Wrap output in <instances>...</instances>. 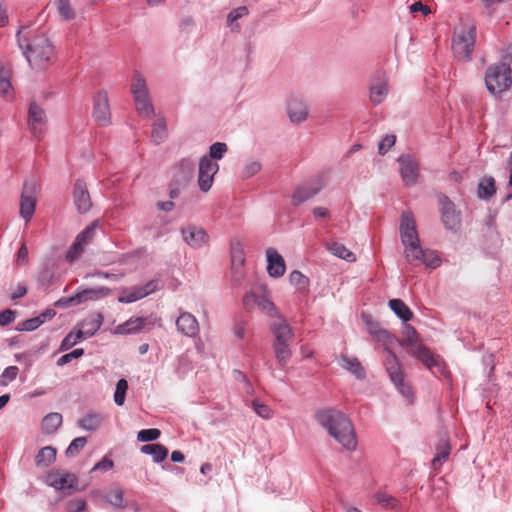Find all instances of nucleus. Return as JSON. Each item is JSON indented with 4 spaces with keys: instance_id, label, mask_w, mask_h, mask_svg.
I'll return each instance as SVG.
<instances>
[{
    "instance_id": "f257e3e1",
    "label": "nucleus",
    "mask_w": 512,
    "mask_h": 512,
    "mask_svg": "<svg viewBox=\"0 0 512 512\" xmlns=\"http://www.w3.org/2000/svg\"><path fill=\"white\" fill-rule=\"evenodd\" d=\"M314 418L345 449L349 451L356 449V433L351 420L345 413L335 408H323L315 413Z\"/></svg>"
},
{
    "instance_id": "f03ea898",
    "label": "nucleus",
    "mask_w": 512,
    "mask_h": 512,
    "mask_svg": "<svg viewBox=\"0 0 512 512\" xmlns=\"http://www.w3.org/2000/svg\"><path fill=\"white\" fill-rule=\"evenodd\" d=\"M20 34L21 29L16 35L17 42L31 68L36 70L46 69L55 54L54 46L50 40L45 35H38L31 43L24 45L26 40H22Z\"/></svg>"
},
{
    "instance_id": "7ed1b4c3",
    "label": "nucleus",
    "mask_w": 512,
    "mask_h": 512,
    "mask_svg": "<svg viewBox=\"0 0 512 512\" xmlns=\"http://www.w3.org/2000/svg\"><path fill=\"white\" fill-rule=\"evenodd\" d=\"M131 93L138 114L143 118H151L154 115V107L144 76L135 72L131 84Z\"/></svg>"
},
{
    "instance_id": "20e7f679",
    "label": "nucleus",
    "mask_w": 512,
    "mask_h": 512,
    "mask_svg": "<svg viewBox=\"0 0 512 512\" xmlns=\"http://www.w3.org/2000/svg\"><path fill=\"white\" fill-rule=\"evenodd\" d=\"M511 68L509 64L498 63L487 68L485 84L491 94H500L511 86Z\"/></svg>"
},
{
    "instance_id": "39448f33",
    "label": "nucleus",
    "mask_w": 512,
    "mask_h": 512,
    "mask_svg": "<svg viewBox=\"0 0 512 512\" xmlns=\"http://www.w3.org/2000/svg\"><path fill=\"white\" fill-rule=\"evenodd\" d=\"M476 38L475 25L464 26L453 38L452 50L454 56L460 61H470L474 50Z\"/></svg>"
},
{
    "instance_id": "423d86ee",
    "label": "nucleus",
    "mask_w": 512,
    "mask_h": 512,
    "mask_svg": "<svg viewBox=\"0 0 512 512\" xmlns=\"http://www.w3.org/2000/svg\"><path fill=\"white\" fill-rule=\"evenodd\" d=\"M390 344H384V351L387 353L385 359L386 371L397 390L406 398L413 396L411 387L404 381V374L396 354L389 348Z\"/></svg>"
},
{
    "instance_id": "0eeeda50",
    "label": "nucleus",
    "mask_w": 512,
    "mask_h": 512,
    "mask_svg": "<svg viewBox=\"0 0 512 512\" xmlns=\"http://www.w3.org/2000/svg\"><path fill=\"white\" fill-rule=\"evenodd\" d=\"M39 185L36 180H26L23 184L21 198H20V216L29 222L36 209L37 192Z\"/></svg>"
},
{
    "instance_id": "6e6552de",
    "label": "nucleus",
    "mask_w": 512,
    "mask_h": 512,
    "mask_svg": "<svg viewBox=\"0 0 512 512\" xmlns=\"http://www.w3.org/2000/svg\"><path fill=\"white\" fill-rule=\"evenodd\" d=\"M438 201L444 227L449 231L457 232L461 228V212L457 210L456 205L445 194H439Z\"/></svg>"
},
{
    "instance_id": "1a4fd4ad",
    "label": "nucleus",
    "mask_w": 512,
    "mask_h": 512,
    "mask_svg": "<svg viewBox=\"0 0 512 512\" xmlns=\"http://www.w3.org/2000/svg\"><path fill=\"white\" fill-rule=\"evenodd\" d=\"M399 230L401 242L405 247L404 253L407 255L412 250V247H417L420 244L416 222L410 213H403L401 215Z\"/></svg>"
},
{
    "instance_id": "9d476101",
    "label": "nucleus",
    "mask_w": 512,
    "mask_h": 512,
    "mask_svg": "<svg viewBox=\"0 0 512 512\" xmlns=\"http://www.w3.org/2000/svg\"><path fill=\"white\" fill-rule=\"evenodd\" d=\"M160 288V282L157 279L150 280L144 285L133 287L131 289L122 288L121 294L118 297V302L123 304L133 303L158 291Z\"/></svg>"
},
{
    "instance_id": "9b49d317",
    "label": "nucleus",
    "mask_w": 512,
    "mask_h": 512,
    "mask_svg": "<svg viewBox=\"0 0 512 512\" xmlns=\"http://www.w3.org/2000/svg\"><path fill=\"white\" fill-rule=\"evenodd\" d=\"M219 170V165L209 159L207 155L200 158L198 164V185L202 192H208L213 184L214 175Z\"/></svg>"
},
{
    "instance_id": "f8f14e48",
    "label": "nucleus",
    "mask_w": 512,
    "mask_h": 512,
    "mask_svg": "<svg viewBox=\"0 0 512 512\" xmlns=\"http://www.w3.org/2000/svg\"><path fill=\"white\" fill-rule=\"evenodd\" d=\"M92 116L100 126H107L111 123L110 105L106 90H100L95 94Z\"/></svg>"
},
{
    "instance_id": "ddd939ff",
    "label": "nucleus",
    "mask_w": 512,
    "mask_h": 512,
    "mask_svg": "<svg viewBox=\"0 0 512 512\" xmlns=\"http://www.w3.org/2000/svg\"><path fill=\"white\" fill-rule=\"evenodd\" d=\"M405 258L411 264L417 265L422 263L431 269H435L441 264V259L435 251L423 249L420 244L417 247H412V250L409 254L405 255Z\"/></svg>"
},
{
    "instance_id": "4468645a",
    "label": "nucleus",
    "mask_w": 512,
    "mask_h": 512,
    "mask_svg": "<svg viewBox=\"0 0 512 512\" xmlns=\"http://www.w3.org/2000/svg\"><path fill=\"white\" fill-rule=\"evenodd\" d=\"M177 331L189 338L199 336L200 327L197 318L190 312L179 310V316L175 321Z\"/></svg>"
},
{
    "instance_id": "2eb2a0df",
    "label": "nucleus",
    "mask_w": 512,
    "mask_h": 512,
    "mask_svg": "<svg viewBox=\"0 0 512 512\" xmlns=\"http://www.w3.org/2000/svg\"><path fill=\"white\" fill-rule=\"evenodd\" d=\"M401 178L406 186H412L417 182L419 167L411 155L403 154L398 158Z\"/></svg>"
},
{
    "instance_id": "dca6fc26",
    "label": "nucleus",
    "mask_w": 512,
    "mask_h": 512,
    "mask_svg": "<svg viewBox=\"0 0 512 512\" xmlns=\"http://www.w3.org/2000/svg\"><path fill=\"white\" fill-rule=\"evenodd\" d=\"M46 483L56 490H74L78 479L75 474L68 472L52 471L46 476Z\"/></svg>"
},
{
    "instance_id": "f3484780",
    "label": "nucleus",
    "mask_w": 512,
    "mask_h": 512,
    "mask_svg": "<svg viewBox=\"0 0 512 512\" xmlns=\"http://www.w3.org/2000/svg\"><path fill=\"white\" fill-rule=\"evenodd\" d=\"M73 202L80 214H85L91 210L92 201L87 185L84 180L77 179L73 188Z\"/></svg>"
},
{
    "instance_id": "a211bd4d",
    "label": "nucleus",
    "mask_w": 512,
    "mask_h": 512,
    "mask_svg": "<svg viewBox=\"0 0 512 512\" xmlns=\"http://www.w3.org/2000/svg\"><path fill=\"white\" fill-rule=\"evenodd\" d=\"M45 123V111L37 103L32 102L28 110V127L34 137L40 138L43 135Z\"/></svg>"
},
{
    "instance_id": "6ab92c4d",
    "label": "nucleus",
    "mask_w": 512,
    "mask_h": 512,
    "mask_svg": "<svg viewBox=\"0 0 512 512\" xmlns=\"http://www.w3.org/2000/svg\"><path fill=\"white\" fill-rule=\"evenodd\" d=\"M184 242L193 249L201 248L208 242L209 235L207 232L195 225H188L180 229Z\"/></svg>"
},
{
    "instance_id": "aec40b11",
    "label": "nucleus",
    "mask_w": 512,
    "mask_h": 512,
    "mask_svg": "<svg viewBox=\"0 0 512 512\" xmlns=\"http://www.w3.org/2000/svg\"><path fill=\"white\" fill-rule=\"evenodd\" d=\"M412 355L419 359L431 372L435 373L436 369L438 372L443 373L445 367L442 361L434 357L430 349L426 346L421 344L416 345L412 351Z\"/></svg>"
},
{
    "instance_id": "412c9836",
    "label": "nucleus",
    "mask_w": 512,
    "mask_h": 512,
    "mask_svg": "<svg viewBox=\"0 0 512 512\" xmlns=\"http://www.w3.org/2000/svg\"><path fill=\"white\" fill-rule=\"evenodd\" d=\"M173 182L176 185H186L194 175L195 163L190 158H183L175 165Z\"/></svg>"
},
{
    "instance_id": "4be33fe9",
    "label": "nucleus",
    "mask_w": 512,
    "mask_h": 512,
    "mask_svg": "<svg viewBox=\"0 0 512 512\" xmlns=\"http://www.w3.org/2000/svg\"><path fill=\"white\" fill-rule=\"evenodd\" d=\"M270 330L274 337L272 344H290L294 339L293 328L285 320L272 323Z\"/></svg>"
},
{
    "instance_id": "5701e85b",
    "label": "nucleus",
    "mask_w": 512,
    "mask_h": 512,
    "mask_svg": "<svg viewBox=\"0 0 512 512\" xmlns=\"http://www.w3.org/2000/svg\"><path fill=\"white\" fill-rule=\"evenodd\" d=\"M266 257L269 276L278 278L284 275L286 270L285 261L278 251L270 247L266 250Z\"/></svg>"
},
{
    "instance_id": "b1692460",
    "label": "nucleus",
    "mask_w": 512,
    "mask_h": 512,
    "mask_svg": "<svg viewBox=\"0 0 512 512\" xmlns=\"http://www.w3.org/2000/svg\"><path fill=\"white\" fill-rule=\"evenodd\" d=\"M287 113L292 123L299 124L307 119L308 110L302 100L293 98L288 103Z\"/></svg>"
},
{
    "instance_id": "393cba45",
    "label": "nucleus",
    "mask_w": 512,
    "mask_h": 512,
    "mask_svg": "<svg viewBox=\"0 0 512 512\" xmlns=\"http://www.w3.org/2000/svg\"><path fill=\"white\" fill-rule=\"evenodd\" d=\"M112 290L108 287L101 286L95 288H85L76 292L79 304L86 301H96L105 298L111 294Z\"/></svg>"
},
{
    "instance_id": "a878e982",
    "label": "nucleus",
    "mask_w": 512,
    "mask_h": 512,
    "mask_svg": "<svg viewBox=\"0 0 512 512\" xmlns=\"http://www.w3.org/2000/svg\"><path fill=\"white\" fill-rule=\"evenodd\" d=\"M450 452L451 446L448 436L446 434L440 435L439 443L436 446V455L431 462L432 467L438 469L449 458Z\"/></svg>"
},
{
    "instance_id": "bb28decb",
    "label": "nucleus",
    "mask_w": 512,
    "mask_h": 512,
    "mask_svg": "<svg viewBox=\"0 0 512 512\" xmlns=\"http://www.w3.org/2000/svg\"><path fill=\"white\" fill-rule=\"evenodd\" d=\"M321 187H313L310 185L298 186L291 197V202L294 206H299L317 195Z\"/></svg>"
},
{
    "instance_id": "cd10ccee",
    "label": "nucleus",
    "mask_w": 512,
    "mask_h": 512,
    "mask_svg": "<svg viewBox=\"0 0 512 512\" xmlns=\"http://www.w3.org/2000/svg\"><path fill=\"white\" fill-rule=\"evenodd\" d=\"M146 322L147 319L144 317H131L116 327V333L122 335L138 333L144 328Z\"/></svg>"
},
{
    "instance_id": "c85d7f7f",
    "label": "nucleus",
    "mask_w": 512,
    "mask_h": 512,
    "mask_svg": "<svg viewBox=\"0 0 512 512\" xmlns=\"http://www.w3.org/2000/svg\"><path fill=\"white\" fill-rule=\"evenodd\" d=\"M341 366L355 375V377L359 380H362L366 376V372L361 365L360 361L356 357H349L347 355L342 354L340 357Z\"/></svg>"
},
{
    "instance_id": "c756f323",
    "label": "nucleus",
    "mask_w": 512,
    "mask_h": 512,
    "mask_svg": "<svg viewBox=\"0 0 512 512\" xmlns=\"http://www.w3.org/2000/svg\"><path fill=\"white\" fill-rule=\"evenodd\" d=\"M103 421L104 417L102 414L89 412L77 421V425L83 430L95 431L101 426Z\"/></svg>"
},
{
    "instance_id": "7c9ffc66",
    "label": "nucleus",
    "mask_w": 512,
    "mask_h": 512,
    "mask_svg": "<svg viewBox=\"0 0 512 512\" xmlns=\"http://www.w3.org/2000/svg\"><path fill=\"white\" fill-rule=\"evenodd\" d=\"M496 193L495 179L492 176L483 177L477 186V197L480 200H489Z\"/></svg>"
},
{
    "instance_id": "2f4dec72",
    "label": "nucleus",
    "mask_w": 512,
    "mask_h": 512,
    "mask_svg": "<svg viewBox=\"0 0 512 512\" xmlns=\"http://www.w3.org/2000/svg\"><path fill=\"white\" fill-rule=\"evenodd\" d=\"M62 415L58 412H51L47 414L41 423L42 432L46 435L54 434L62 425Z\"/></svg>"
},
{
    "instance_id": "473e14b6",
    "label": "nucleus",
    "mask_w": 512,
    "mask_h": 512,
    "mask_svg": "<svg viewBox=\"0 0 512 512\" xmlns=\"http://www.w3.org/2000/svg\"><path fill=\"white\" fill-rule=\"evenodd\" d=\"M103 321L104 317L102 313H93L86 317L81 322L80 326L86 331V337H92L100 329Z\"/></svg>"
},
{
    "instance_id": "72a5a7b5",
    "label": "nucleus",
    "mask_w": 512,
    "mask_h": 512,
    "mask_svg": "<svg viewBox=\"0 0 512 512\" xmlns=\"http://www.w3.org/2000/svg\"><path fill=\"white\" fill-rule=\"evenodd\" d=\"M57 450L52 446L41 448L35 456V465L37 467L46 468L56 460Z\"/></svg>"
},
{
    "instance_id": "f704fd0d",
    "label": "nucleus",
    "mask_w": 512,
    "mask_h": 512,
    "mask_svg": "<svg viewBox=\"0 0 512 512\" xmlns=\"http://www.w3.org/2000/svg\"><path fill=\"white\" fill-rule=\"evenodd\" d=\"M140 451L143 454L151 455L155 463H161L168 455V449L159 443L145 444L141 446Z\"/></svg>"
},
{
    "instance_id": "c9c22d12",
    "label": "nucleus",
    "mask_w": 512,
    "mask_h": 512,
    "mask_svg": "<svg viewBox=\"0 0 512 512\" xmlns=\"http://www.w3.org/2000/svg\"><path fill=\"white\" fill-rule=\"evenodd\" d=\"M369 333L377 340L382 341L384 344H392L398 340L392 336L387 330L380 327L378 322H366Z\"/></svg>"
},
{
    "instance_id": "e433bc0d",
    "label": "nucleus",
    "mask_w": 512,
    "mask_h": 512,
    "mask_svg": "<svg viewBox=\"0 0 512 512\" xmlns=\"http://www.w3.org/2000/svg\"><path fill=\"white\" fill-rule=\"evenodd\" d=\"M230 257L231 266L236 268L244 266L246 261L244 246L238 239H233L230 242Z\"/></svg>"
},
{
    "instance_id": "4c0bfd02",
    "label": "nucleus",
    "mask_w": 512,
    "mask_h": 512,
    "mask_svg": "<svg viewBox=\"0 0 512 512\" xmlns=\"http://www.w3.org/2000/svg\"><path fill=\"white\" fill-rule=\"evenodd\" d=\"M390 309L394 314L401 319L404 323L413 318V312L401 299H391L388 302Z\"/></svg>"
},
{
    "instance_id": "58836bf2",
    "label": "nucleus",
    "mask_w": 512,
    "mask_h": 512,
    "mask_svg": "<svg viewBox=\"0 0 512 512\" xmlns=\"http://www.w3.org/2000/svg\"><path fill=\"white\" fill-rule=\"evenodd\" d=\"M103 499L114 508L125 509L127 507V502L124 499V491L120 487L108 491L103 496Z\"/></svg>"
},
{
    "instance_id": "ea45409f",
    "label": "nucleus",
    "mask_w": 512,
    "mask_h": 512,
    "mask_svg": "<svg viewBox=\"0 0 512 512\" xmlns=\"http://www.w3.org/2000/svg\"><path fill=\"white\" fill-rule=\"evenodd\" d=\"M248 14L249 10L246 6H239L229 12L227 16V25L230 27L232 32H239L241 30L238 20Z\"/></svg>"
},
{
    "instance_id": "a19ab883",
    "label": "nucleus",
    "mask_w": 512,
    "mask_h": 512,
    "mask_svg": "<svg viewBox=\"0 0 512 512\" xmlns=\"http://www.w3.org/2000/svg\"><path fill=\"white\" fill-rule=\"evenodd\" d=\"M272 349L278 364L282 368L286 367L292 357L290 344H272Z\"/></svg>"
},
{
    "instance_id": "79ce46f5",
    "label": "nucleus",
    "mask_w": 512,
    "mask_h": 512,
    "mask_svg": "<svg viewBox=\"0 0 512 512\" xmlns=\"http://www.w3.org/2000/svg\"><path fill=\"white\" fill-rule=\"evenodd\" d=\"M388 86L384 81H378L370 87V100L374 105H378L386 98Z\"/></svg>"
},
{
    "instance_id": "37998d69",
    "label": "nucleus",
    "mask_w": 512,
    "mask_h": 512,
    "mask_svg": "<svg viewBox=\"0 0 512 512\" xmlns=\"http://www.w3.org/2000/svg\"><path fill=\"white\" fill-rule=\"evenodd\" d=\"M55 6L58 14L63 21H72L76 18V11L71 5L70 0H56Z\"/></svg>"
},
{
    "instance_id": "c03bdc74",
    "label": "nucleus",
    "mask_w": 512,
    "mask_h": 512,
    "mask_svg": "<svg viewBox=\"0 0 512 512\" xmlns=\"http://www.w3.org/2000/svg\"><path fill=\"white\" fill-rule=\"evenodd\" d=\"M328 250L338 258L344 259L346 261H354L355 255L346 248L343 244L338 242H333L329 245Z\"/></svg>"
},
{
    "instance_id": "a18cd8bd",
    "label": "nucleus",
    "mask_w": 512,
    "mask_h": 512,
    "mask_svg": "<svg viewBox=\"0 0 512 512\" xmlns=\"http://www.w3.org/2000/svg\"><path fill=\"white\" fill-rule=\"evenodd\" d=\"M167 137V126L163 119H158L151 132V138L156 144L162 143Z\"/></svg>"
},
{
    "instance_id": "49530a36",
    "label": "nucleus",
    "mask_w": 512,
    "mask_h": 512,
    "mask_svg": "<svg viewBox=\"0 0 512 512\" xmlns=\"http://www.w3.org/2000/svg\"><path fill=\"white\" fill-rule=\"evenodd\" d=\"M289 281L300 291H307L309 287V279L298 270H293L289 275Z\"/></svg>"
},
{
    "instance_id": "de8ad7c7",
    "label": "nucleus",
    "mask_w": 512,
    "mask_h": 512,
    "mask_svg": "<svg viewBox=\"0 0 512 512\" xmlns=\"http://www.w3.org/2000/svg\"><path fill=\"white\" fill-rule=\"evenodd\" d=\"M128 390V382L122 378L116 383V389L114 393V402L117 406H122L125 402L126 393Z\"/></svg>"
},
{
    "instance_id": "09e8293b",
    "label": "nucleus",
    "mask_w": 512,
    "mask_h": 512,
    "mask_svg": "<svg viewBox=\"0 0 512 512\" xmlns=\"http://www.w3.org/2000/svg\"><path fill=\"white\" fill-rule=\"evenodd\" d=\"M54 276L53 269L45 265L37 276V282L41 287H48L53 283Z\"/></svg>"
},
{
    "instance_id": "8fccbe9b",
    "label": "nucleus",
    "mask_w": 512,
    "mask_h": 512,
    "mask_svg": "<svg viewBox=\"0 0 512 512\" xmlns=\"http://www.w3.org/2000/svg\"><path fill=\"white\" fill-rule=\"evenodd\" d=\"M87 438L86 437H77L71 441L67 449L65 450V455L67 457L76 456L86 445Z\"/></svg>"
},
{
    "instance_id": "3c124183",
    "label": "nucleus",
    "mask_w": 512,
    "mask_h": 512,
    "mask_svg": "<svg viewBox=\"0 0 512 512\" xmlns=\"http://www.w3.org/2000/svg\"><path fill=\"white\" fill-rule=\"evenodd\" d=\"M228 147L226 143L223 142H215L213 143L209 148V157L210 160H220L224 157L225 153L227 152Z\"/></svg>"
},
{
    "instance_id": "603ef678",
    "label": "nucleus",
    "mask_w": 512,
    "mask_h": 512,
    "mask_svg": "<svg viewBox=\"0 0 512 512\" xmlns=\"http://www.w3.org/2000/svg\"><path fill=\"white\" fill-rule=\"evenodd\" d=\"M161 432L157 428L142 429L137 434V440L140 442H150L157 440Z\"/></svg>"
},
{
    "instance_id": "864d4df0",
    "label": "nucleus",
    "mask_w": 512,
    "mask_h": 512,
    "mask_svg": "<svg viewBox=\"0 0 512 512\" xmlns=\"http://www.w3.org/2000/svg\"><path fill=\"white\" fill-rule=\"evenodd\" d=\"M252 408L255 413L263 419H270L272 417L271 408L268 405L262 403L259 399H254L252 401Z\"/></svg>"
},
{
    "instance_id": "5fc2aeb1",
    "label": "nucleus",
    "mask_w": 512,
    "mask_h": 512,
    "mask_svg": "<svg viewBox=\"0 0 512 512\" xmlns=\"http://www.w3.org/2000/svg\"><path fill=\"white\" fill-rule=\"evenodd\" d=\"M11 87L10 71L0 66V94L6 95Z\"/></svg>"
},
{
    "instance_id": "6e6d98bb",
    "label": "nucleus",
    "mask_w": 512,
    "mask_h": 512,
    "mask_svg": "<svg viewBox=\"0 0 512 512\" xmlns=\"http://www.w3.org/2000/svg\"><path fill=\"white\" fill-rule=\"evenodd\" d=\"M19 369L17 366H9L4 369L0 376V385L6 386L8 383L14 381L18 375Z\"/></svg>"
},
{
    "instance_id": "4d7b16f0",
    "label": "nucleus",
    "mask_w": 512,
    "mask_h": 512,
    "mask_svg": "<svg viewBox=\"0 0 512 512\" xmlns=\"http://www.w3.org/2000/svg\"><path fill=\"white\" fill-rule=\"evenodd\" d=\"M41 325L42 324H41L40 318H38V316H36V317L30 318V319H26L22 322H19L16 327V330H18V331H34Z\"/></svg>"
},
{
    "instance_id": "13d9d810",
    "label": "nucleus",
    "mask_w": 512,
    "mask_h": 512,
    "mask_svg": "<svg viewBox=\"0 0 512 512\" xmlns=\"http://www.w3.org/2000/svg\"><path fill=\"white\" fill-rule=\"evenodd\" d=\"M84 355V349L83 348H77V349H74L73 351L69 352V353H66L64 355H62L58 360H57V366H64L68 363H70L72 360L74 359H78L80 357H82Z\"/></svg>"
},
{
    "instance_id": "bf43d9fd",
    "label": "nucleus",
    "mask_w": 512,
    "mask_h": 512,
    "mask_svg": "<svg viewBox=\"0 0 512 512\" xmlns=\"http://www.w3.org/2000/svg\"><path fill=\"white\" fill-rule=\"evenodd\" d=\"M84 251V245L77 242L76 240L74 243L69 247L67 253H66V260L69 262L75 261L77 258L80 257V255Z\"/></svg>"
},
{
    "instance_id": "052dcab7",
    "label": "nucleus",
    "mask_w": 512,
    "mask_h": 512,
    "mask_svg": "<svg viewBox=\"0 0 512 512\" xmlns=\"http://www.w3.org/2000/svg\"><path fill=\"white\" fill-rule=\"evenodd\" d=\"M95 227L96 222H93L91 225L87 226L82 232H80L75 240L81 243L82 245L87 244L94 235Z\"/></svg>"
},
{
    "instance_id": "680f3d73",
    "label": "nucleus",
    "mask_w": 512,
    "mask_h": 512,
    "mask_svg": "<svg viewBox=\"0 0 512 512\" xmlns=\"http://www.w3.org/2000/svg\"><path fill=\"white\" fill-rule=\"evenodd\" d=\"M261 170V164L258 161L247 163L242 170V178L249 179Z\"/></svg>"
},
{
    "instance_id": "e2e57ef3",
    "label": "nucleus",
    "mask_w": 512,
    "mask_h": 512,
    "mask_svg": "<svg viewBox=\"0 0 512 512\" xmlns=\"http://www.w3.org/2000/svg\"><path fill=\"white\" fill-rule=\"evenodd\" d=\"M376 499L379 504L386 508H394L398 504V501L395 497L388 495L386 493H378L376 495Z\"/></svg>"
},
{
    "instance_id": "0e129e2a",
    "label": "nucleus",
    "mask_w": 512,
    "mask_h": 512,
    "mask_svg": "<svg viewBox=\"0 0 512 512\" xmlns=\"http://www.w3.org/2000/svg\"><path fill=\"white\" fill-rule=\"evenodd\" d=\"M395 135H386L378 145V152L380 155H384L388 150L395 144Z\"/></svg>"
},
{
    "instance_id": "69168bd1",
    "label": "nucleus",
    "mask_w": 512,
    "mask_h": 512,
    "mask_svg": "<svg viewBox=\"0 0 512 512\" xmlns=\"http://www.w3.org/2000/svg\"><path fill=\"white\" fill-rule=\"evenodd\" d=\"M404 336H405V339H406V342L408 345L414 346V347L417 345L418 333L413 326H411L409 324L405 325Z\"/></svg>"
},
{
    "instance_id": "338daca9",
    "label": "nucleus",
    "mask_w": 512,
    "mask_h": 512,
    "mask_svg": "<svg viewBox=\"0 0 512 512\" xmlns=\"http://www.w3.org/2000/svg\"><path fill=\"white\" fill-rule=\"evenodd\" d=\"M86 501L83 499H74L67 502V512H82L86 509Z\"/></svg>"
},
{
    "instance_id": "774afa93",
    "label": "nucleus",
    "mask_w": 512,
    "mask_h": 512,
    "mask_svg": "<svg viewBox=\"0 0 512 512\" xmlns=\"http://www.w3.org/2000/svg\"><path fill=\"white\" fill-rule=\"evenodd\" d=\"M16 318V311L12 309H5L0 312V326L5 327L11 324Z\"/></svg>"
}]
</instances>
